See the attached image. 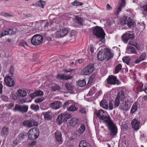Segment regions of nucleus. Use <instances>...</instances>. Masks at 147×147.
Instances as JSON below:
<instances>
[{
	"label": "nucleus",
	"mask_w": 147,
	"mask_h": 147,
	"mask_svg": "<svg viewBox=\"0 0 147 147\" xmlns=\"http://www.w3.org/2000/svg\"><path fill=\"white\" fill-rule=\"evenodd\" d=\"M8 133V129L7 127H3L2 129L1 134L2 136L7 135Z\"/></svg>",
	"instance_id": "obj_33"
},
{
	"label": "nucleus",
	"mask_w": 147,
	"mask_h": 147,
	"mask_svg": "<svg viewBox=\"0 0 147 147\" xmlns=\"http://www.w3.org/2000/svg\"><path fill=\"white\" fill-rule=\"evenodd\" d=\"M94 114L99 119L103 120V123L105 124L111 120L110 116L107 112L102 109L94 112Z\"/></svg>",
	"instance_id": "obj_1"
},
{
	"label": "nucleus",
	"mask_w": 147,
	"mask_h": 147,
	"mask_svg": "<svg viewBox=\"0 0 147 147\" xmlns=\"http://www.w3.org/2000/svg\"><path fill=\"white\" fill-rule=\"evenodd\" d=\"M8 34V33L7 32V31L5 30L3 31L0 34V38H2V37L5 36L6 35H7Z\"/></svg>",
	"instance_id": "obj_51"
},
{
	"label": "nucleus",
	"mask_w": 147,
	"mask_h": 147,
	"mask_svg": "<svg viewBox=\"0 0 147 147\" xmlns=\"http://www.w3.org/2000/svg\"><path fill=\"white\" fill-rule=\"evenodd\" d=\"M128 101L127 99L121 103L120 105L121 110L127 111L129 109V105L128 104Z\"/></svg>",
	"instance_id": "obj_15"
},
{
	"label": "nucleus",
	"mask_w": 147,
	"mask_h": 147,
	"mask_svg": "<svg viewBox=\"0 0 147 147\" xmlns=\"http://www.w3.org/2000/svg\"><path fill=\"white\" fill-rule=\"evenodd\" d=\"M43 99L42 98L36 99L35 100V102L36 103H37L40 102H41L43 101Z\"/></svg>",
	"instance_id": "obj_55"
},
{
	"label": "nucleus",
	"mask_w": 147,
	"mask_h": 147,
	"mask_svg": "<svg viewBox=\"0 0 147 147\" xmlns=\"http://www.w3.org/2000/svg\"><path fill=\"white\" fill-rule=\"evenodd\" d=\"M72 78V76L69 75H66L65 74H63V79L67 80L70 79Z\"/></svg>",
	"instance_id": "obj_49"
},
{
	"label": "nucleus",
	"mask_w": 147,
	"mask_h": 147,
	"mask_svg": "<svg viewBox=\"0 0 147 147\" xmlns=\"http://www.w3.org/2000/svg\"><path fill=\"white\" fill-rule=\"evenodd\" d=\"M79 120L78 119L73 118L71 119L70 121L69 124L71 126H74L75 125L78 124V123Z\"/></svg>",
	"instance_id": "obj_27"
},
{
	"label": "nucleus",
	"mask_w": 147,
	"mask_h": 147,
	"mask_svg": "<svg viewBox=\"0 0 147 147\" xmlns=\"http://www.w3.org/2000/svg\"><path fill=\"white\" fill-rule=\"evenodd\" d=\"M79 146V147H91L90 144L85 140L81 141Z\"/></svg>",
	"instance_id": "obj_25"
},
{
	"label": "nucleus",
	"mask_w": 147,
	"mask_h": 147,
	"mask_svg": "<svg viewBox=\"0 0 147 147\" xmlns=\"http://www.w3.org/2000/svg\"><path fill=\"white\" fill-rule=\"evenodd\" d=\"M63 74H58L57 76V78L59 79H63Z\"/></svg>",
	"instance_id": "obj_59"
},
{
	"label": "nucleus",
	"mask_w": 147,
	"mask_h": 147,
	"mask_svg": "<svg viewBox=\"0 0 147 147\" xmlns=\"http://www.w3.org/2000/svg\"><path fill=\"white\" fill-rule=\"evenodd\" d=\"M57 121L58 124H60L63 122H64V117L63 116L62 114L59 115L57 119Z\"/></svg>",
	"instance_id": "obj_29"
},
{
	"label": "nucleus",
	"mask_w": 147,
	"mask_h": 147,
	"mask_svg": "<svg viewBox=\"0 0 147 147\" xmlns=\"http://www.w3.org/2000/svg\"><path fill=\"white\" fill-rule=\"evenodd\" d=\"M7 32L9 35L14 34L16 33V30L14 28H12L8 29Z\"/></svg>",
	"instance_id": "obj_41"
},
{
	"label": "nucleus",
	"mask_w": 147,
	"mask_h": 147,
	"mask_svg": "<svg viewBox=\"0 0 147 147\" xmlns=\"http://www.w3.org/2000/svg\"><path fill=\"white\" fill-rule=\"evenodd\" d=\"M95 77V75H92L89 78L88 82L87 85V86H89V85L90 84L93 83L94 82V79Z\"/></svg>",
	"instance_id": "obj_38"
},
{
	"label": "nucleus",
	"mask_w": 147,
	"mask_h": 147,
	"mask_svg": "<svg viewBox=\"0 0 147 147\" xmlns=\"http://www.w3.org/2000/svg\"><path fill=\"white\" fill-rule=\"evenodd\" d=\"M119 100V99L116 98L114 103L115 107H118L120 104Z\"/></svg>",
	"instance_id": "obj_47"
},
{
	"label": "nucleus",
	"mask_w": 147,
	"mask_h": 147,
	"mask_svg": "<svg viewBox=\"0 0 147 147\" xmlns=\"http://www.w3.org/2000/svg\"><path fill=\"white\" fill-rule=\"evenodd\" d=\"M138 105L139 104L137 102H135L132 107L131 109L130 110L131 112L132 113H134L137 110Z\"/></svg>",
	"instance_id": "obj_26"
},
{
	"label": "nucleus",
	"mask_w": 147,
	"mask_h": 147,
	"mask_svg": "<svg viewBox=\"0 0 147 147\" xmlns=\"http://www.w3.org/2000/svg\"><path fill=\"white\" fill-rule=\"evenodd\" d=\"M28 110V105H23L22 106L16 105H15L13 110L15 111H18L22 113H26Z\"/></svg>",
	"instance_id": "obj_9"
},
{
	"label": "nucleus",
	"mask_w": 147,
	"mask_h": 147,
	"mask_svg": "<svg viewBox=\"0 0 147 147\" xmlns=\"http://www.w3.org/2000/svg\"><path fill=\"white\" fill-rule=\"evenodd\" d=\"M66 88L69 90L72 91L74 88V87L72 83L67 82L65 85Z\"/></svg>",
	"instance_id": "obj_31"
},
{
	"label": "nucleus",
	"mask_w": 147,
	"mask_h": 147,
	"mask_svg": "<svg viewBox=\"0 0 147 147\" xmlns=\"http://www.w3.org/2000/svg\"><path fill=\"white\" fill-rule=\"evenodd\" d=\"M68 32L67 30L63 28L60 31H57L55 34V36L57 38L62 37L66 36Z\"/></svg>",
	"instance_id": "obj_12"
},
{
	"label": "nucleus",
	"mask_w": 147,
	"mask_h": 147,
	"mask_svg": "<svg viewBox=\"0 0 147 147\" xmlns=\"http://www.w3.org/2000/svg\"><path fill=\"white\" fill-rule=\"evenodd\" d=\"M72 4L75 6L81 5H83V3L81 2L78 1H75L72 3Z\"/></svg>",
	"instance_id": "obj_50"
},
{
	"label": "nucleus",
	"mask_w": 147,
	"mask_h": 147,
	"mask_svg": "<svg viewBox=\"0 0 147 147\" xmlns=\"http://www.w3.org/2000/svg\"><path fill=\"white\" fill-rule=\"evenodd\" d=\"M43 41V38L42 36L40 34H37L34 35L32 38L31 42L32 44L36 46L42 43Z\"/></svg>",
	"instance_id": "obj_6"
},
{
	"label": "nucleus",
	"mask_w": 147,
	"mask_h": 147,
	"mask_svg": "<svg viewBox=\"0 0 147 147\" xmlns=\"http://www.w3.org/2000/svg\"><path fill=\"white\" fill-rule=\"evenodd\" d=\"M45 4V2L42 1H40L38 2V5L39 6H40L42 8L44 7Z\"/></svg>",
	"instance_id": "obj_52"
},
{
	"label": "nucleus",
	"mask_w": 147,
	"mask_h": 147,
	"mask_svg": "<svg viewBox=\"0 0 147 147\" xmlns=\"http://www.w3.org/2000/svg\"><path fill=\"white\" fill-rule=\"evenodd\" d=\"M122 69V65L121 64L117 65L115 67V73H118Z\"/></svg>",
	"instance_id": "obj_39"
},
{
	"label": "nucleus",
	"mask_w": 147,
	"mask_h": 147,
	"mask_svg": "<svg viewBox=\"0 0 147 147\" xmlns=\"http://www.w3.org/2000/svg\"><path fill=\"white\" fill-rule=\"evenodd\" d=\"M77 109L78 108L75 107L74 105H71L67 108V110L71 111H76Z\"/></svg>",
	"instance_id": "obj_37"
},
{
	"label": "nucleus",
	"mask_w": 147,
	"mask_h": 147,
	"mask_svg": "<svg viewBox=\"0 0 147 147\" xmlns=\"http://www.w3.org/2000/svg\"><path fill=\"white\" fill-rule=\"evenodd\" d=\"M125 0H121V3L119 4V6L115 9V13L118 15L119 13L121 11V8L125 6Z\"/></svg>",
	"instance_id": "obj_19"
},
{
	"label": "nucleus",
	"mask_w": 147,
	"mask_h": 147,
	"mask_svg": "<svg viewBox=\"0 0 147 147\" xmlns=\"http://www.w3.org/2000/svg\"><path fill=\"white\" fill-rule=\"evenodd\" d=\"M132 128L135 131L138 130L139 129L140 122L136 119L132 120L131 123Z\"/></svg>",
	"instance_id": "obj_17"
},
{
	"label": "nucleus",
	"mask_w": 147,
	"mask_h": 147,
	"mask_svg": "<svg viewBox=\"0 0 147 147\" xmlns=\"http://www.w3.org/2000/svg\"><path fill=\"white\" fill-rule=\"evenodd\" d=\"M85 131V125L83 124L81 125V126L78 129V131L81 134H82Z\"/></svg>",
	"instance_id": "obj_32"
},
{
	"label": "nucleus",
	"mask_w": 147,
	"mask_h": 147,
	"mask_svg": "<svg viewBox=\"0 0 147 147\" xmlns=\"http://www.w3.org/2000/svg\"><path fill=\"white\" fill-rule=\"evenodd\" d=\"M9 71L10 74H13L14 73V69L12 66L10 67Z\"/></svg>",
	"instance_id": "obj_62"
},
{
	"label": "nucleus",
	"mask_w": 147,
	"mask_h": 147,
	"mask_svg": "<svg viewBox=\"0 0 147 147\" xmlns=\"http://www.w3.org/2000/svg\"><path fill=\"white\" fill-rule=\"evenodd\" d=\"M19 102L20 103H23L26 102V101L23 99H19Z\"/></svg>",
	"instance_id": "obj_64"
},
{
	"label": "nucleus",
	"mask_w": 147,
	"mask_h": 147,
	"mask_svg": "<svg viewBox=\"0 0 147 147\" xmlns=\"http://www.w3.org/2000/svg\"><path fill=\"white\" fill-rule=\"evenodd\" d=\"M95 92V88L94 87H93L89 92L88 94L89 96H91L93 94H94Z\"/></svg>",
	"instance_id": "obj_46"
},
{
	"label": "nucleus",
	"mask_w": 147,
	"mask_h": 147,
	"mask_svg": "<svg viewBox=\"0 0 147 147\" xmlns=\"http://www.w3.org/2000/svg\"><path fill=\"white\" fill-rule=\"evenodd\" d=\"M43 94V92L42 91L40 90H38L30 94V96L32 98H33L36 96H42Z\"/></svg>",
	"instance_id": "obj_20"
},
{
	"label": "nucleus",
	"mask_w": 147,
	"mask_h": 147,
	"mask_svg": "<svg viewBox=\"0 0 147 147\" xmlns=\"http://www.w3.org/2000/svg\"><path fill=\"white\" fill-rule=\"evenodd\" d=\"M136 43L134 41L132 40H129V44L130 45H131L133 46H135V45Z\"/></svg>",
	"instance_id": "obj_60"
},
{
	"label": "nucleus",
	"mask_w": 147,
	"mask_h": 147,
	"mask_svg": "<svg viewBox=\"0 0 147 147\" xmlns=\"http://www.w3.org/2000/svg\"><path fill=\"white\" fill-rule=\"evenodd\" d=\"M125 92L123 90H121L118 93L116 98L119 99L121 101H123L125 98Z\"/></svg>",
	"instance_id": "obj_18"
},
{
	"label": "nucleus",
	"mask_w": 147,
	"mask_h": 147,
	"mask_svg": "<svg viewBox=\"0 0 147 147\" xmlns=\"http://www.w3.org/2000/svg\"><path fill=\"white\" fill-rule=\"evenodd\" d=\"M88 110L87 109L84 107L80 108L79 109V111L80 113L82 114H86V112L88 111Z\"/></svg>",
	"instance_id": "obj_43"
},
{
	"label": "nucleus",
	"mask_w": 147,
	"mask_h": 147,
	"mask_svg": "<svg viewBox=\"0 0 147 147\" xmlns=\"http://www.w3.org/2000/svg\"><path fill=\"white\" fill-rule=\"evenodd\" d=\"M2 82H0V94H2L3 93L2 89L3 88V86L2 84Z\"/></svg>",
	"instance_id": "obj_58"
},
{
	"label": "nucleus",
	"mask_w": 147,
	"mask_h": 147,
	"mask_svg": "<svg viewBox=\"0 0 147 147\" xmlns=\"http://www.w3.org/2000/svg\"><path fill=\"white\" fill-rule=\"evenodd\" d=\"M113 108V104L112 101H110L109 105V109L110 110H112Z\"/></svg>",
	"instance_id": "obj_54"
},
{
	"label": "nucleus",
	"mask_w": 147,
	"mask_h": 147,
	"mask_svg": "<svg viewBox=\"0 0 147 147\" xmlns=\"http://www.w3.org/2000/svg\"><path fill=\"white\" fill-rule=\"evenodd\" d=\"M120 23L122 25L127 24L129 27H133L134 25V22L131 19L126 17L121 19Z\"/></svg>",
	"instance_id": "obj_7"
},
{
	"label": "nucleus",
	"mask_w": 147,
	"mask_h": 147,
	"mask_svg": "<svg viewBox=\"0 0 147 147\" xmlns=\"http://www.w3.org/2000/svg\"><path fill=\"white\" fill-rule=\"evenodd\" d=\"M20 46L24 47L25 45H28L27 42L24 41H22L20 42Z\"/></svg>",
	"instance_id": "obj_53"
},
{
	"label": "nucleus",
	"mask_w": 147,
	"mask_h": 147,
	"mask_svg": "<svg viewBox=\"0 0 147 147\" xmlns=\"http://www.w3.org/2000/svg\"><path fill=\"white\" fill-rule=\"evenodd\" d=\"M100 105L101 107L106 110H107L108 108V103L107 101L105 99L102 100L100 101Z\"/></svg>",
	"instance_id": "obj_22"
},
{
	"label": "nucleus",
	"mask_w": 147,
	"mask_h": 147,
	"mask_svg": "<svg viewBox=\"0 0 147 147\" xmlns=\"http://www.w3.org/2000/svg\"><path fill=\"white\" fill-rule=\"evenodd\" d=\"M4 81L6 85L8 87H12L15 84V82L14 81L10 76L5 77L4 79Z\"/></svg>",
	"instance_id": "obj_14"
},
{
	"label": "nucleus",
	"mask_w": 147,
	"mask_h": 147,
	"mask_svg": "<svg viewBox=\"0 0 147 147\" xmlns=\"http://www.w3.org/2000/svg\"><path fill=\"white\" fill-rule=\"evenodd\" d=\"M52 23L51 22H47L45 24L44 26V27H48L49 26H51Z\"/></svg>",
	"instance_id": "obj_63"
},
{
	"label": "nucleus",
	"mask_w": 147,
	"mask_h": 147,
	"mask_svg": "<svg viewBox=\"0 0 147 147\" xmlns=\"http://www.w3.org/2000/svg\"><path fill=\"white\" fill-rule=\"evenodd\" d=\"M3 16L7 17H10L12 16H13L7 13H3Z\"/></svg>",
	"instance_id": "obj_61"
},
{
	"label": "nucleus",
	"mask_w": 147,
	"mask_h": 147,
	"mask_svg": "<svg viewBox=\"0 0 147 147\" xmlns=\"http://www.w3.org/2000/svg\"><path fill=\"white\" fill-rule=\"evenodd\" d=\"M27 94L26 92L24 90H19L17 91V95L18 96L24 97Z\"/></svg>",
	"instance_id": "obj_24"
},
{
	"label": "nucleus",
	"mask_w": 147,
	"mask_h": 147,
	"mask_svg": "<svg viewBox=\"0 0 147 147\" xmlns=\"http://www.w3.org/2000/svg\"><path fill=\"white\" fill-rule=\"evenodd\" d=\"M142 13L144 15H147V5L142 7Z\"/></svg>",
	"instance_id": "obj_45"
},
{
	"label": "nucleus",
	"mask_w": 147,
	"mask_h": 147,
	"mask_svg": "<svg viewBox=\"0 0 147 147\" xmlns=\"http://www.w3.org/2000/svg\"><path fill=\"white\" fill-rule=\"evenodd\" d=\"M14 106V104L13 103H11L9 104L7 106V108L9 109H11Z\"/></svg>",
	"instance_id": "obj_56"
},
{
	"label": "nucleus",
	"mask_w": 147,
	"mask_h": 147,
	"mask_svg": "<svg viewBox=\"0 0 147 147\" xmlns=\"http://www.w3.org/2000/svg\"><path fill=\"white\" fill-rule=\"evenodd\" d=\"M107 83L110 84H115L119 85L121 84V82L117 79L116 77L112 75L109 76L107 80Z\"/></svg>",
	"instance_id": "obj_8"
},
{
	"label": "nucleus",
	"mask_w": 147,
	"mask_h": 147,
	"mask_svg": "<svg viewBox=\"0 0 147 147\" xmlns=\"http://www.w3.org/2000/svg\"><path fill=\"white\" fill-rule=\"evenodd\" d=\"M75 19L77 21V22L80 24L83 25V20L82 19L81 17H76Z\"/></svg>",
	"instance_id": "obj_40"
},
{
	"label": "nucleus",
	"mask_w": 147,
	"mask_h": 147,
	"mask_svg": "<svg viewBox=\"0 0 147 147\" xmlns=\"http://www.w3.org/2000/svg\"><path fill=\"white\" fill-rule=\"evenodd\" d=\"M93 32L94 35H95L98 38H99V40L102 42L104 43L105 40L104 39L105 36V33L103 29L101 28L98 27H96L93 30Z\"/></svg>",
	"instance_id": "obj_3"
},
{
	"label": "nucleus",
	"mask_w": 147,
	"mask_h": 147,
	"mask_svg": "<svg viewBox=\"0 0 147 147\" xmlns=\"http://www.w3.org/2000/svg\"><path fill=\"white\" fill-rule=\"evenodd\" d=\"M78 85L81 87L84 86L86 84V81L85 80H79L77 82Z\"/></svg>",
	"instance_id": "obj_36"
},
{
	"label": "nucleus",
	"mask_w": 147,
	"mask_h": 147,
	"mask_svg": "<svg viewBox=\"0 0 147 147\" xmlns=\"http://www.w3.org/2000/svg\"><path fill=\"white\" fill-rule=\"evenodd\" d=\"M113 54L108 49H106L104 51H100L97 55V57L98 59L101 61L107 58V60L113 57Z\"/></svg>",
	"instance_id": "obj_2"
},
{
	"label": "nucleus",
	"mask_w": 147,
	"mask_h": 147,
	"mask_svg": "<svg viewBox=\"0 0 147 147\" xmlns=\"http://www.w3.org/2000/svg\"><path fill=\"white\" fill-rule=\"evenodd\" d=\"M24 126L30 127L33 126H38V123L37 121L33 119H30L28 120H25L23 122Z\"/></svg>",
	"instance_id": "obj_11"
},
{
	"label": "nucleus",
	"mask_w": 147,
	"mask_h": 147,
	"mask_svg": "<svg viewBox=\"0 0 147 147\" xmlns=\"http://www.w3.org/2000/svg\"><path fill=\"white\" fill-rule=\"evenodd\" d=\"M94 69V65L92 64H90L87 65L83 70L82 72L85 75H87L92 73Z\"/></svg>",
	"instance_id": "obj_10"
},
{
	"label": "nucleus",
	"mask_w": 147,
	"mask_h": 147,
	"mask_svg": "<svg viewBox=\"0 0 147 147\" xmlns=\"http://www.w3.org/2000/svg\"><path fill=\"white\" fill-rule=\"evenodd\" d=\"M61 104L60 101L57 100L51 103L50 104V107L52 109L56 110L61 107Z\"/></svg>",
	"instance_id": "obj_16"
},
{
	"label": "nucleus",
	"mask_w": 147,
	"mask_h": 147,
	"mask_svg": "<svg viewBox=\"0 0 147 147\" xmlns=\"http://www.w3.org/2000/svg\"><path fill=\"white\" fill-rule=\"evenodd\" d=\"M1 98L2 100H3L5 101H7L8 99V98L5 96L1 95Z\"/></svg>",
	"instance_id": "obj_57"
},
{
	"label": "nucleus",
	"mask_w": 147,
	"mask_h": 147,
	"mask_svg": "<svg viewBox=\"0 0 147 147\" xmlns=\"http://www.w3.org/2000/svg\"><path fill=\"white\" fill-rule=\"evenodd\" d=\"M127 50L128 51L131 52L134 54H137V53L134 48L132 47H127Z\"/></svg>",
	"instance_id": "obj_42"
},
{
	"label": "nucleus",
	"mask_w": 147,
	"mask_h": 147,
	"mask_svg": "<svg viewBox=\"0 0 147 147\" xmlns=\"http://www.w3.org/2000/svg\"><path fill=\"white\" fill-rule=\"evenodd\" d=\"M55 137L56 140L58 142L62 141V135L61 132L59 131H57L55 133Z\"/></svg>",
	"instance_id": "obj_21"
},
{
	"label": "nucleus",
	"mask_w": 147,
	"mask_h": 147,
	"mask_svg": "<svg viewBox=\"0 0 147 147\" xmlns=\"http://www.w3.org/2000/svg\"><path fill=\"white\" fill-rule=\"evenodd\" d=\"M26 136L27 134L26 133H21L18 135V138L20 140H22Z\"/></svg>",
	"instance_id": "obj_44"
},
{
	"label": "nucleus",
	"mask_w": 147,
	"mask_h": 147,
	"mask_svg": "<svg viewBox=\"0 0 147 147\" xmlns=\"http://www.w3.org/2000/svg\"><path fill=\"white\" fill-rule=\"evenodd\" d=\"M51 91L52 92H55L61 89V88L58 85H55L51 87Z\"/></svg>",
	"instance_id": "obj_34"
},
{
	"label": "nucleus",
	"mask_w": 147,
	"mask_h": 147,
	"mask_svg": "<svg viewBox=\"0 0 147 147\" xmlns=\"http://www.w3.org/2000/svg\"><path fill=\"white\" fill-rule=\"evenodd\" d=\"M30 108L31 109L35 111H36L39 110V106L37 105L32 104L30 106Z\"/></svg>",
	"instance_id": "obj_35"
},
{
	"label": "nucleus",
	"mask_w": 147,
	"mask_h": 147,
	"mask_svg": "<svg viewBox=\"0 0 147 147\" xmlns=\"http://www.w3.org/2000/svg\"><path fill=\"white\" fill-rule=\"evenodd\" d=\"M122 60L124 62L126 63L127 65L129 64L130 60L128 57H125L123 58Z\"/></svg>",
	"instance_id": "obj_48"
},
{
	"label": "nucleus",
	"mask_w": 147,
	"mask_h": 147,
	"mask_svg": "<svg viewBox=\"0 0 147 147\" xmlns=\"http://www.w3.org/2000/svg\"><path fill=\"white\" fill-rule=\"evenodd\" d=\"M122 38L123 42L126 43L128 40H132L134 38L133 34H131L129 32H127L124 33L122 36Z\"/></svg>",
	"instance_id": "obj_13"
},
{
	"label": "nucleus",
	"mask_w": 147,
	"mask_h": 147,
	"mask_svg": "<svg viewBox=\"0 0 147 147\" xmlns=\"http://www.w3.org/2000/svg\"><path fill=\"white\" fill-rule=\"evenodd\" d=\"M105 124L107 126L108 129L109 130L110 134L111 136H113L117 135V128L111 119Z\"/></svg>",
	"instance_id": "obj_4"
},
{
	"label": "nucleus",
	"mask_w": 147,
	"mask_h": 147,
	"mask_svg": "<svg viewBox=\"0 0 147 147\" xmlns=\"http://www.w3.org/2000/svg\"><path fill=\"white\" fill-rule=\"evenodd\" d=\"M62 114L64 117V122H66L68 119L71 117V114L67 112H65L62 113Z\"/></svg>",
	"instance_id": "obj_30"
},
{
	"label": "nucleus",
	"mask_w": 147,
	"mask_h": 147,
	"mask_svg": "<svg viewBox=\"0 0 147 147\" xmlns=\"http://www.w3.org/2000/svg\"><path fill=\"white\" fill-rule=\"evenodd\" d=\"M43 115L45 120H50L52 117V113L51 111H48L47 112H44Z\"/></svg>",
	"instance_id": "obj_23"
},
{
	"label": "nucleus",
	"mask_w": 147,
	"mask_h": 147,
	"mask_svg": "<svg viewBox=\"0 0 147 147\" xmlns=\"http://www.w3.org/2000/svg\"><path fill=\"white\" fill-rule=\"evenodd\" d=\"M28 138L31 140H34L37 139L39 135L38 129L36 128H32L28 131Z\"/></svg>",
	"instance_id": "obj_5"
},
{
	"label": "nucleus",
	"mask_w": 147,
	"mask_h": 147,
	"mask_svg": "<svg viewBox=\"0 0 147 147\" xmlns=\"http://www.w3.org/2000/svg\"><path fill=\"white\" fill-rule=\"evenodd\" d=\"M146 55L145 54H143L140 56V57L138 59H136L134 61L135 64H138L141 61H144L145 59Z\"/></svg>",
	"instance_id": "obj_28"
}]
</instances>
